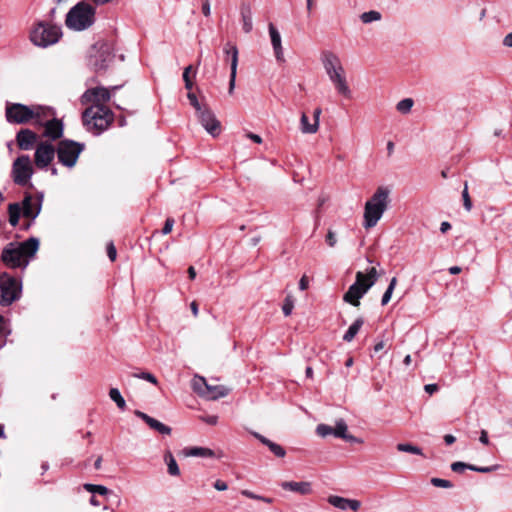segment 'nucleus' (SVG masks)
I'll return each mask as SVG.
<instances>
[{"instance_id": "obj_40", "label": "nucleus", "mask_w": 512, "mask_h": 512, "mask_svg": "<svg viewBox=\"0 0 512 512\" xmlns=\"http://www.w3.org/2000/svg\"><path fill=\"white\" fill-rule=\"evenodd\" d=\"M462 199H463V206L467 212H470L472 209V201L468 192V184L467 182L464 183V188L462 191Z\"/></svg>"}, {"instance_id": "obj_37", "label": "nucleus", "mask_w": 512, "mask_h": 512, "mask_svg": "<svg viewBox=\"0 0 512 512\" xmlns=\"http://www.w3.org/2000/svg\"><path fill=\"white\" fill-rule=\"evenodd\" d=\"M396 448L400 452H407L421 456L423 455L421 448L410 443H399Z\"/></svg>"}, {"instance_id": "obj_15", "label": "nucleus", "mask_w": 512, "mask_h": 512, "mask_svg": "<svg viewBox=\"0 0 512 512\" xmlns=\"http://www.w3.org/2000/svg\"><path fill=\"white\" fill-rule=\"evenodd\" d=\"M55 148L52 144L47 142L40 143L35 151L34 160L35 165L39 169H45L52 162L55 156Z\"/></svg>"}, {"instance_id": "obj_58", "label": "nucleus", "mask_w": 512, "mask_h": 512, "mask_svg": "<svg viewBox=\"0 0 512 512\" xmlns=\"http://www.w3.org/2000/svg\"><path fill=\"white\" fill-rule=\"evenodd\" d=\"M247 137L249 139H251L253 142L257 143V144H261L262 143V138L259 135H257V134L248 133Z\"/></svg>"}, {"instance_id": "obj_28", "label": "nucleus", "mask_w": 512, "mask_h": 512, "mask_svg": "<svg viewBox=\"0 0 512 512\" xmlns=\"http://www.w3.org/2000/svg\"><path fill=\"white\" fill-rule=\"evenodd\" d=\"M184 455L187 457L212 458L215 453L212 449L206 447H190L184 449Z\"/></svg>"}, {"instance_id": "obj_54", "label": "nucleus", "mask_w": 512, "mask_h": 512, "mask_svg": "<svg viewBox=\"0 0 512 512\" xmlns=\"http://www.w3.org/2000/svg\"><path fill=\"white\" fill-rule=\"evenodd\" d=\"M424 390L428 394L432 395L433 393L438 391V386H437V384H427V385L424 386Z\"/></svg>"}, {"instance_id": "obj_36", "label": "nucleus", "mask_w": 512, "mask_h": 512, "mask_svg": "<svg viewBox=\"0 0 512 512\" xmlns=\"http://www.w3.org/2000/svg\"><path fill=\"white\" fill-rule=\"evenodd\" d=\"M414 105L412 98H405L399 101L396 105V109L401 114H408Z\"/></svg>"}, {"instance_id": "obj_6", "label": "nucleus", "mask_w": 512, "mask_h": 512, "mask_svg": "<svg viewBox=\"0 0 512 512\" xmlns=\"http://www.w3.org/2000/svg\"><path fill=\"white\" fill-rule=\"evenodd\" d=\"M95 8L85 1L73 6L66 15V26L74 31H83L91 27L95 22Z\"/></svg>"}, {"instance_id": "obj_55", "label": "nucleus", "mask_w": 512, "mask_h": 512, "mask_svg": "<svg viewBox=\"0 0 512 512\" xmlns=\"http://www.w3.org/2000/svg\"><path fill=\"white\" fill-rule=\"evenodd\" d=\"M322 113V110L321 108H316L314 111H313V118H314V122L313 123H317V128L319 129V120H320V115Z\"/></svg>"}, {"instance_id": "obj_30", "label": "nucleus", "mask_w": 512, "mask_h": 512, "mask_svg": "<svg viewBox=\"0 0 512 512\" xmlns=\"http://www.w3.org/2000/svg\"><path fill=\"white\" fill-rule=\"evenodd\" d=\"M364 321L362 318L356 319L348 328L346 333L343 336L344 341L350 342L354 339V337L357 335L359 330L361 329Z\"/></svg>"}, {"instance_id": "obj_63", "label": "nucleus", "mask_w": 512, "mask_h": 512, "mask_svg": "<svg viewBox=\"0 0 512 512\" xmlns=\"http://www.w3.org/2000/svg\"><path fill=\"white\" fill-rule=\"evenodd\" d=\"M384 347H385V343H384V341L381 340V341H379L378 343L375 344L374 352L377 353V352L381 351L382 349H384Z\"/></svg>"}, {"instance_id": "obj_53", "label": "nucleus", "mask_w": 512, "mask_h": 512, "mask_svg": "<svg viewBox=\"0 0 512 512\" xmlns=\"http://www.w3.org/2000/svg\"><path fill=\"white\" fill-rule=\"evenodd\" d=\"M309 285V280L306 275H303L299 281V289L300 290H306Z\"/></svg>"}, {"instance_id": "obj_47", "label": "nucleus", "mask_w": 512, "mask_h": 512, "mask_svg": "<svg viewBox=\"0 0 512 512\" xmlns=\"http://www.w3.org/2000/svg\"><path fill=\"white\" fill-rule=\"evenodd\" d=\"M326 243L329 247H334L337 243L336 234L332 230H328V233L326 235Z\"/></svg>"}, {"instance_id": "obj_10", "label": "nucleus", "mask_w": 512, "mask_h": 512, "mask_svg": "<svg viewBox=\"0 0 512 512\" xmlns=\"http://www.w3.org/2000/svg\"><path fill=\"white\" fill-rule=\"evenodd\" d=\"M21 283L7 273L0 274V304L8 306L19 299Z\"/></svg>"}, {"instance_id": "obj_29", "label": "nucleus", "mask_w": 512, "mask_h": 512, "mask_svg": "<svg viewBox=\"0 0 512 512\" xmlns=\"http://www.w3.org/2000/svg\"><path fill=\"white\" fill-rule=\"evenodd\" d=\"M9 223L15 227L19 223V218L22 214L20 203H11L8 206Z\"/></svg>"}, {"instance_id": "obj_43", "label": "nucleus", "mask_w": 512, "mask_h": 512, "mask_svg": "<svg viewBox=\"0 0 512 512\" xmlns=\"http://www.w3.org/2000/svg\"><path fill=\"white\" fill-rule=\"evenodd\" d=\"M316 432L321 437H327L333 435V427L326 424H319L316 428Z\"/></svg>"}, {"instance_id": "obj_22", "label": "nucleus", "mask_w": 512, "mask_h": 512, "mask_svg": "<svg viewBox=\"0 0 512 512\" xmlns=\"http://www.w3.org/2000/svg\"><path fill=\"white\" fill-rule=\"evenodd\" d=\"M280 486L283 490L298 493L300 495H309L312 493V484L308 481H284Z\"/></svg>"}, {"instance_id": "obj_11", "label": "nucleus", "mask_w": 512, "mask_h": 512, "mask_svg": "<svg viewBox=\"0 0 512 512\" xmlns=\"http://www.w3.org/2000/svg\"><path fill=\"white\" fill-rule=\"evenodd\" d=\"M33 175V167L28 155L19 156L12 165V178L17 185H26Z\"/></svg>"}, {"instance_id": "obj_7", "label": "nucleus", "mask_w": 512, "mask_h": 512, "mask_svg": "<svg viewBox=\"0 0 512 512\" xmlns=\"http://www.w3.org/2000/svg\"><path fill=\"white\" fill-rule=\"evenodd\" d=\"M62 37L60 26L46 21L36 22L30 30L29 39L37 47L47 48L59 42Z\"/></svg>"}, {"instance_id": "obj_62", "label": "nucleus", "mask_w": 512, "mask_h": 512, "mask_svg": "<svg viewBox=\"0 0 512 512\" xmlns=\"http://www.w3.org/2000/svg\"><path fill=\"white\" fill-rule=\"evenodd\" d=\"M192 71V66L189 65L187 66L185 69H184V72H183V80H186V79H191L190 78V72Z\"/></svg>"}, {"instance_id": "obj_16", "label": "nucleus", "mask_w": 512, "mask_h": 512, "mask_svg": "<svg viewBox=\"0 0 512 512\" xmlns=\"http://www.w3.org/2000/svg\"><path fill=\"white\" fill-rule=\"evenodd\" d=\"M111 98L109 89L105 87H96L88 89L81 97L82 104L104 105Z\"/></svg>"}, {"instance_id": "obj_61", "label": "nucleus", "mask_w": 512, "mask_h": 512, "mask_svg": "<svg viewBox=\"0 0 512 512\" xmlns=\"http://www.w3.org/2000/svg\"><path fill=\"white\" fill-rule=\"evenodd\" d=\"M444 441L447 445H451L456 441V438L451 434H446L444 436Z\"/></svg>"}, {"instance_id": "obj_51", "label": "nucleus", "mask_w": 512, "mask_h": 512, "mask_svg": "<svg viewBox=\"0 0 512 512\" xmlns=\"http://www.w3.org/2000/svg\"><path fill=\"white\" fill-rule=\"evenodd\" d=\"M213 486L218 491H225L228 489L227 483L222 480H216Z\"/></svg>"}, {"instance_id": "obj_19", "label": "nucleus", "mask_w": 512, "mask_h": 512, "mask_svg": "<svg viewBox=\"0 0 512 512\" xmlns=\"http://www.w3.org/2000/svg\"><path fill=\"white\" fill-rule=\"evenodd\" d=\"M330 505L340 510L351 509L352 511H358L361 507V502L356 499H348L337 495H330L327 498Z\"/></svg>"}, {"instance_id": "obj_45", "label": "nucleus", "mask_w": 512, "mask_h": 512, "mask_svg": "<svg viewBox=\"0 0 512 512\" xmlns=\"http://www.w3.org/2000/svg\"><path fill=\"white\" fill-rule=\"evenodd\" d=\"M133 376L136 378L144 379L152 384H155V385L157 384L156 377L149 372L135 373V374H133Z\"/></svg>"}, {"instance_id": "obj_48", "label": "nucleus", "mask_w": 512, "mask_h": 512, "mask_svg": "<svg viewBox=\"0 0 512 512\" xmlns=\"http://www.w3.org/2000/svg\"><path fill=\"white\" fill-rule=\"evenodd\" d=\"M107 255L111 261H115L117 257V251L113 244V242L108 243L107 245Z\"/></svg>"}, {"instance_id": "obj_12", "label": "nucleus", "mask_w": 512, "mask_h": 512, "mask_svg": "<svg viewBox=\"0 0 512 512\" xmlns=\"http://www.w3.org/2000/svg\"><path fill=\"white\" fill-rule=\"evenodd\" d=\"M193 389L200 396L209 400H217L225 397L229 393V389L222 385H209L204 377H196L193 381Z\"/></svg>"}, {"instance_id": "obj_60", "label": "nucleus", "mask_w": 512, "mask_h": 512, "mask_svg": "<svg viewBox=\"0 0 512 512\" xmlns=\"http://www.w3.org/2000/svg\"><path fill=\"white\" fill-rule=\"evenodd\" d=\"M450 229H451V224H450L449 222L444 221V222H442V223H441V225H440V231H441L442 233H446V232H447L448 230H450Z\"/></svg>"}, {"instance_id": "obj_27", "label": "nucleus", "mask_w": 512, "mask_h": 512, "mask_svg": "<svg viewBox=\"0 0 512 512\" xmlns=\"http://www.w3.org/2000/svg\"><path fill=\"white\" fill-rule=\"evenodd\" d=\"M348 427L343 419H339L333 427V436L341 438L349 442H360L356 437L347 433Z\"/></svg>"}, {"instance_id": "obj_25", "label": "nucleus", "mask_w": 512, "mask_h": 512, "mask_svg": "<svg viewBox=\"0 0 512 512\" xmlns=\"http://www.w3.org/2000/svg\"><path fill=\"white\" fill-rule=\"evenodd\" d=\"M252 434H253V436H254L256 439H258V440H259L263 445L267 446V447H268V449H269V450H270V451H271V452H272L276 457L283 458V457L286 455V451H285V449H284L281 445H279V444H277V443H275V442H273V441L269 440L268 438H266L265 436H263V435H261V434H259V433H257V432H253Z\"/></svg>"}, {"instance_id": "obj_50", "label": "nucleus", "mask_w": 512, "mask_h": 512, "mask_svg": "<svg viewBox=\"0 0 512 512\" xmlns=\"http://www.w3.org/2000/svg\"><path fill=\"white\" fill-rule=\"evenodd\" d=\"M241 494L249 499L258 500L261 499V495L255 494L250 490H242Z\"/></svg>"}, {"instance_id": "obj_57", "label": "nucleus", "mask_w": 512, "mask_h": 512, "mask_svg": "<svg viewBox=\"0 0 512 512\" xmlns=\"http://www.w3.org/2000/svg\"><path fill=\"white\" fill-rule=\"evenodd\" d=\"M503 45L512 48V32L507 34L503 39Z\"/></svg>"}, {"instance_id": "obj_23", "label": "nucleus", "mask_w": 512, "mask_h": 512, "mask_svg": "<svg viewBox=\"0 0 512 512\" xmlns=\"http://www.w3.org/2000/svg\"><path fill=\"white\" fill-rule=\"evenodd\" d=\"M269 29V35L271 38V44L274 50L275 57L278 61L284 60V54H283V47H282V40L281 35L277 28L270 23L268 26Z\"/></svg>"}, {"instance_id": "obj_24", "label": "nucleus", "mask_w": 512, "mask_h": 512, "mask_svg": "<svg viewBox=\"0 0 512 512\" xmlns=\"http://www.w3.org/2000/svg\"><path fill=\"white\" fill-rule=\"evenodd\" d=\"M497 466H490V467H478L472 464H467L461 461H457L451 464V470L456 473H462L466 469H469L471 471H476L480 473H489L494 470H496Z\"/></svg>"}, {"instance_id": "obj_4", "label": "nucleus", "mask_w": 512, "mask_h": 512, "mask_svg": "<svg viewBox=\"0 0 512 512\" xmlns=\"http://www.w3.org/2000/svg\"><path fill=\"white\" fill-rule=\"evenodd\" d=\"M390 191L386 187H378L372 197L366 201L363 214V227L373 228L388 208Z\"/></svg>"}, {"instance_id": "obj_64", "label": "nucleus", "mask_w": 512, "mask_h": 512, "mask_svg": "<svg viewBox=\"0 0 512 512\" xmlns=\"http://www.w3.org/2000/svg\"><path fill=\"white\" fill-rule=\"evenodd\" d=\"M190 308H191V311H192L193 315H194L195 317H197V316H198V304H197L195 301H193V302L190 304Z\"/></svg>"}, {"instance_id": "obj_46", "label": "nucleus", "mask_w": 512, "mask_h": 512, "mask_svg": "<svg viewBox=\"0 0 512 512\" xmlns=\"http://www.w3.org/2000/svg\"><path fill=\"white\" fill-rule=\"evenodd\" d=\"M5 318L0 315V349L5 345L6 339L4 334Z\"/></svg>"}, {"instance_id": "obj_20", "label": "nucleus", "mask_w": 512, "mask_h": 512, "mask_svg": "<svg viewBox=\"0 0 512 512\" xmlns=\"http://www.w3.org/2000/svg\"><path fill=\"white\" fill-rule=\"evenodd\" d=\"M37 141V134L30 129H21L16 134V142L21 150H31Z\"/></svg>"}, {"instance_id": "obj_21", "label": "nucleus", "mask_w": 512, "mask_h": 512, "mask_svg": "<svg viewBox=\"0 0 512 512\" xmlns=\"http://www.w3.org/2000/svg\"><path fill=\"white\" fill-rule=\"evenodd\" d=\"M135 415L142 419L151 429L157 431L158 433L162 435H170L171 434V428L162 422L158 421L157 419L149 416L148 414L141 412L139 410L135 411Z\"/></svg>"}, {"instance_id": "obj_9", "label": "nucleus", "mask_w": 512, "mask_h": 512, "mask_svg": "<svg viewBox=\"0 0 512 512\" xmlns=\"http://www.w3.org/2000/svg\"><path fill=\"white\" fill-rule=\"evenodd\" d=\"M83 149H84V144H82V143H79V142H76L73 140H68V139L61 140L58 143L57 150H56L58 161L62 165L66 166L68 168H72L75 166V164L79 158V155L81 154Z\"/></svg>"}, {"instance_id": "obj_56", "label": "nucleus", "mask_w": 512, "mask_h": 512, "mask_svg": "<svg viewBox=\"0 0 512 512\" xmlns=\"http://www.w3.org/2000/svg\"><path fill=\"white\" fill-rule=\"evenodd\" d=\"M202 419H203V421H205L207 424H210V425H215L218 420L217 416H215V415L206 416V417H203Z\"/></svg>"}, {"instance_id": "obj_17", "label": "nucleus", "mask_w": 512, "mask_h": 512, "mask_svg": "<svg viewBox=\"0 0 512 512\" xmlns=\"http://www.w3.org/2000/svg\"><path fill=\"white\" fill-rule=\"evenodd\" d=\"M224 53L227 56L231 57V72H230V79H229V89L228 93L232 94L235 88V82H236V74H237V66H238V49L236 45L228 42L224 46Z\"/></svg>"}, {"instance_id": "obj_49", "label": "nucleus", "mask_w": 512, "mask_h": 512, "mask_svg": "<svg viewBox=\"0 0 512 512\" xmlns=\"http://www.w3.org/2000/svg\"><path fill=\"white\" fill-rule=\"evenodd\" d=\"M173 225H174V219L167 218L165 223H164V227L162 229V233L164 235L169 234L172 231Z\"/></svg>"}, {"instance_id": "obj_42", "label": "nucleus", "mask_w": 512, "mask_h": 512, "mask_svg": "<svg viewBox=\"0 0 512 512\" xmlns=\"http://www.w3.org/2000/svg\"><path fill=\"white\" fill-rule=\"evenodd\" d=\"M187 98H188L191 106L195 109L196 113L207 106V105L200 104V102L197 99V96L192 92H189L187 94Z\"/></svg>"}, {"instance_id": "obj_13", "label": "nucleus", "mask_w": 512, "mask_h": 512, "mask_svg": "<svg viewBox=\"0 0 512 512\" xmlns=\"http://www.w3.org/2000/svg\"><path fill=\"white\" fill-rule=\"evenodd\" d=\"M197 117L203 128L213 137H216L221 132L220 122L216 119L211 109L206 106L196 113Z\"/></svg>"}, {"instance_id": "obj_38", "label": "nucleus", "mask_w": 512, "mask_h": 512, "mask_svg": "<svg viewBox=\"0 0 512 512\" xmlns=\"http://www.w3.org/2000/svg\"><path fill=\"white\" fill-rule=\"evenodd\" d=\"M396 284H397V278L396 277H393L386 289V291L384 292L383 296H382V300H381V304L384 306L386 304H388V302L390 301L391 299V296H392V293L396 287Z\"/></svg>"}, {"instance_id": "obj_26", "label": "nucleus", "mask_w": 512, "mask_h": 512, "mask_svg": "<svg viewBox=\"0 0 512 512\" xmlns=\"http://www.w3.org/2000/svg\"><path fill=\"white\" fill-rule=\"evenodd\" d=\"M242 20V29L245 33H250L253 28L252 9L249 3H242L240 7Z\"/></svg>"}, {"instance_id": "obj_44", "label": "nucleus", "mask_w": 512, "mask_h": 512, "mask_svg": "<svg viewBox=\"0 0 512 512\" xmlns=\"http://www.w3.org/2000/svg\"><path fill=\"white\" fill-rule=\"evenodd\" d=\"M431 484L435 487H441V488H452L453 484L449 480L442 479V478H432Z\"/></svg>"}, {"instance_id": "obj_8", "label": "nucleus", "mask_w": 512, "mask_h": 512, "mask_svg": "<svg viewBox=\"0 0 512 512\" xmlns=\"http://www.w3.org/2000/svg\"><path fill=\"white\" fill-rule=\"evenodd\" d=\"M113 121V113L105 105H91L83 112V122L88 130L94 129L99 134L106 130Z\"/></svg>"}, {"instance_id": "obj_1", "label": "nucleus", "mask_w": 512, "mask_h": 512, "mask_svg": "<svg viewBox=\"0 0 512 512\" xmlns=\"http://www.w3.org/2000/svg\"><path fill=\"white\" fill-rule=\"evenodd\" d=\"M53 115V110L50 107L41 105H25L22 103H14L7 101L5 104V119L12 125H24L31 123L41 124L43 118Z\"/></svg>"}, {"instance_id": "obj_3", "label": "nucleus", "mask_w": 512, "mask_h": 512, "mask_svg": "<svg viewBox=\"0 0 512 512\" xmlns=\"http://www.w3.org/2000/svg\"><path fill=\"white\" fill-rule=\"evenodd\" d=\"M321 61L336 91L345 98H351L352 92L347 83L345 70L340 58L331 51H325L321 55Z\"/></svg>"}, {"instance_id": "obj_52", "label": "nucleus", "mask_w": 512, "mask_h": 512, "mask_svg": "<svg viewBox=\"0 0 512 512\" xmlns=\"http://www.w3.org/2000/svg\"><path fill=\"white\" fill-rule=\"evenodd\" d=\"M479 441L483 444V445H489L490 444V441H489V438H488V433L486 430H481L480 432V437H479Z\"/></svg>"}, {"instance_id": "obj_14", "label": "nucleus", "mask_w": 512, "mask_h": 512, "mask_svg": "<svg viewBox=\"0 0 512 512\" xmlns=\"http://www.w3.org/2000/svg\"><path fill=\"white\" fill-rule=\"evenodd\" d=\"M43 195L39 194L37 196H33L31 194H26L21 205L22 215L25 218H30L34 220L40 213L42 208Z\"/></svg>"}, {"instance_id": "obj_33", "label": "nucleus", "mask_w": 512, "mask_h": 512, "mask_svg": "<svg viewBox=\"0 0 512 512\" xmlns=\"http://www.w3.org/2000/svg\"><path fill=\"white\" fill-rule=\"evenodd\" d=\"M164 460L167 464V467H168V473L171 475V476H179L180 475V469L178 467V464L174 458V456L172 455V453L170 451L166 452L165 456H164Z\"/></svg>"}, {"instance_id": "obj_39", "label": "nucleus", "mask_w": 512, "mask_h": 512, "mask_svg": "<svg viewBox=\"0 0 512 512\" xmlns=\"http://www.w3.org/2000/svg\"><path fill=\"white\" fill-rule=\"evenodd\" d=\"M84 489L90 493H98L100 495H106L108 494L109 490L107 487L103 485H96V484H84Z\"/></svg>"}, {"instance_id": "obj_59", "label": "nucleus", "mask_w": 512, "mask_h": 512, "mask_svg": "<svg viewBox=\"0 0 512 512\" xmlns=\"http://www.w3.org/2000/svg\"><path fill=\"white\" fill-rule=\"evenodd\" d=\"M202 13L208 17L211 13L210 2L202 4Z\"/></svg>"}, {"instance_id": "obj_41", "label": "nucleus", "mask_w": 512, "mask_h": 512, "mask_svg": "<svg viewBox=\"0 0 512 512\" xmlns=\"http://www.w3.org/2000/svg\"><path fill=\"white\" fill-rule=\"evenodd\" d=\"M294 308V299L292 296H287L284 300L282 311L285 316H289L292 313V310Z\"/></svg>"}, {"instance_id": "obj_2", "label": "nucleus", "mask_w": 512, "mask_h": 512, "mask_svg": "<svg viewBox=\"0 0 512 512\" xmlns=\"http://www.w3.org/2000/svg\"><path fill=\"white\" fill-rule=\"evenodd\" d=\"M39 248L37 238H29L21 243H9L2 251L1 259L10 268L26 267L29 258L33 257Z\"/></svg>"}, {"instance_id": "obj_18", "label": "nucleus", "mask_w": 512, "mask_h": 512, "mask_svg": "<svg viewBox=\"0 0 512 512\" xmlns=\"http://www.w3.org/2000/svg\"><path fill=\"white\" fill-rule=\"evenodd\" d=\"M43 118V122L41 124H35V126H43L44 127V136L50 138L51 140H57L63 135V124L59 119L53 118L48 119Z\"/></svg>"}, {"instance_id": "obj_32", "label": "nucleus", "mask_w": 512, "mask_h": 512, "mask_svg": "<svg viewBox=\"0 0 512 512\" xmlns=\"http://www.w3.org/2000/svg\"><path fill=\"white\" fill-rule=\"evenodd\" d=\"M100 49L102 51V55H105V57L101 60V62H96L95 66L97 69H105L108 66V63L112 61L114 56L110 51L109 45L101 44Z\"/></svg>"}, {"instance_id": "obj_31", "label": "nucleus", "mask_w": 512, "mask_h": 512, "mask_svg": "<svg viewBox=\"0 0 512 512\" xmlns=\"http://www.w3.org/2000/svg\"><path fill=\"white\" fill-rule=\"evenodd\" d=\"M300 130L304 134H314L318 131L317 123H310L308 116L302 113L300 118Z\"/></svg>"}, {"instance_id": "obj_35", "label": "nucleus", "mask_w": 512, "mask_h": 512, "mask_svg": "<svg viewBox=\"0 0 512 512\" xmlns=\"http://www.w3.org/2000/svg\"><path fill=\"white\" fill-rule=\"evenodd\" d=\"M109 396L111 400H113L116 403L118 408H120L121 410L125 409L126 402L117 388H111L109 391Z\"/></svg>"}, {"instance_id": "obj_34", "label": "nucleus", "mask_w": 512, "mask_h": 512, "mask_svg": "<svg viewBox=\"0 0 512 512\" xmlns=\"http://www.w3.org/2000/svg\"><path fill=\"white\" fill-rule=\"evenodd\" d=\"M360 19L363 23L368 24L374 21H380L382 19V15L376 10H370L362 13L360 15Z\"/></svg>"}, {"instance_id": "obj_5", "label": "nucleus", "mask_w": 512, "mask_h": 512, "mask_svg": "<svg viewBox=\"0 0 512 512\" xmlns=\"http://www.w3.org/2000/svg\"><path fill=\"white\" fill-rule=\"evenodd\" d=\"M378 273L375 267H371L367 273L358 271L355 282L348 288L343 296V300L353 306L360 305V299L376 283Z\"/></svg>"}]
</instances>
